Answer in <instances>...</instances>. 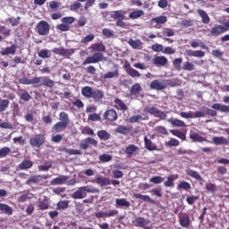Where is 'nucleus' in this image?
<instances>
[{
	"label": "nucleus",
	"mask_w": 229,
	"mask_h": 229,
	"mask_svg": "<svg viewBox=\"0 0 229 229\" xmlns=\"http://www.w3.org/2000/svg\"><path fill=\"white\" fill-rule=\"evenodd\" d=\"M38 81V84L40 87H47V89H55V85H56V82L55 81L51 80L48 76L44 77H37Z\"/></svg>",
	"instance_id": "obj_8"
},
{
	"label": "nucleus",
	"mask_w": 229,
	"mask_h": 229,
	"mask_svg": "<svg viewBox=\"0 0 229 229\" xmlns=\"http://www.w3.org/2000/svg\"><path fill=\"white\" fill-rule=\"evenodd\" d=\"M12 149H10V148L8 147H4L2 148H0V158H4L6 157H8V155H10Z\"/></svg>",
	"instance_id": "obj_53"
},
{
	"label": "nucleus",
	"mask_w": 229,
	"mask_h": 229,
	"mask_svg": "<svg viewBox=\"0 0 229 229\" xmlns=\"http://www.w3.org/2000/svg\"><path fill=\"white\" fill-rule=\"evenodd\" d=\"M115 133H120V135H128L131 131V128L124 125H119L115 130Z\"/></svg>",
	"instance_id": "obj_31"
},
{
	"label": "nucleus",
	"mask_w": 229,
	"mask_h": 229,
	"mask_svg": "<svg viewBox=\"0 0 229 229\" xmlns=\"http://www.w3.org/2000/svg\"><path fill=\"white\" fill-rule=\"evenodd\" d=\"M170 131H171L172 135H174V137L181 139V140H185L187 139V136L185 135V133H183L178 130H171Z\"/></svg>",
	"instance_id": "obj_46"
},
{
	"label": "nucleus",
	"mask_w": 229,
	"mask_h": 229,
	"mask_svg": "<svg viewBox=\"0 0 229 229\" xmlns=\"http://www.w3.org/2000/svg\"><path fill=\"white\" fill-rule=\"evenodd\" d=\"M213 142L216 144V146H221V144L224 146H228V140L224 137H214Z\"/></svg>",
	"instance_id": "obj_38"
},
{
	"label": "nucleus",
	"mask_w": 229,
	"mask_h": 229,
	"mask_svg": "<svg viewBox=\"0 0 229 229\" xmlns=\"http://www.w3.org/2000/svg\"><path fill=\"white\" fill-rule=\"evenodd\" d=\"M197 12L199 17H201L203 24H210V17L207 12H205L203 9H199Z\"/></svg>",
	"instance_id": "obj_27"
},
{
	"label": "nucleus",
	"mask_w": 229,
	"mask_h": 229,
	"mask_svg": "<svg viewBox=\"0 0 229 229\" xmlns=\"http://www.w3.org/2000/svg\"><path fill=\"white\" fill-rule=\"evenodd\" d=\"M145 120L146 119L142 118L141 114H135L129 118L128 123H139V121H145Z\"/></svg>",
	"instance_id": "obj_49"
},
{
	"label": "nucleus",
	"mask_w": 229,
	"mask_h": 229,
	"mask_svg": "<svg viewBox=\"0 0 229 229\" xmlns=\"http://www.w3.org/2000/svg\"><path fill=\"white\" fill-rule=\"evenodd\" d=\"M16 51H17V46L12 45L11 47L4 48L0 52V55H2V56H6V55H15Z\"/></svg>",
	"instance_id": "obj_22"
},
{
	"label": "nucleus",
	"mask_w": 229,
	"mask_h": 229,
	"mask_svg": "<svg viewBox=\"0 0 229 229\" xmlns=\"http://www.w3.org/2000/svg\"><path fill=\"white\" fill-rule=\"evenodd\" d=\"M33 198V193L22 194L18 198V203H25L28 199H31Z\"/></svg>",
	"instance_id": "obj_48"
},
{
	"label": "nucleus",
	"mask_w": 229,
	"mask_h": 229,
	"mask_svg": "<svg viewBox=\"0 0 229 229\" xmlns=\"http://www.w3.org/2000/svg\"><path fill=\"white\" fill-rule=\"evenodd\" d=\"M126 13L127 12L123 10L113 11L111 13V17L114 21H124Z\"/></svg>",
	"instance_id": "obj_17"
},
{
	"label": "nucleus",
	"mask_w": 229,
	"mask_h": 229,
	"mask_svg": "<svg viewBox=\"0 0 229 229\" xmlns=\"http://www.w3.org/2000/svg\"><path fill=\"white\" fill-rule=\"evenodd\" d=\"M51 50L49 49H41L38 53V56H39V58H51Z\"/></svg>",
	"instance_id": "obj_41"
},
{
	"label": "nucleus",
	"mask_w": 229,
	"mask_h": 229,
	"mask_svg": "<svg viewBox=\"0 0 229 229\" xmlns=\"http://www.w3.org/2000/svg\"><path fill=\"white\" fill-rule=\"evenodd\" d=\"M96 192H98V189L96 188L81 186L71 195V198H72V199H83V198H87V193L96 194Z\"/></svg>",
	"instance_id": "obj_3"
},
{
	"label": "nucleus",
	"mask_w": 229,
	"mask_h": 229,
	"mask_svg": "<svg viewBox=\"0 0 229 229\" xmlns=\"http://www.w3.org/2000/svg\"><path fill=\"white\" fill-rule=\"evenodd\" d=\"M186 174H188V176H191V178H194L198 182H202L203 181V177H201L199 173H198L197 171H194L192 169L186 170Z\"/></svg>",
	"instance_id": "obj_32"
},
{
	"label": "nucleus",
	"mask_w": 229,
	"mask_h": 229,
	"mask_svg": "<svg viewBox=\"0 0 229 229\" xmlns=\"http://www.w3.org/2000/svg\"><path fill=\"white\" fill-rule=\"evenodd\" d=\"M151 194L157 196V198H162V188H154L150 191Z\"/></svg>",
	"instance_id": "obj_62"
},
{
	"label": "nucleus",
	"mask_w": 229,
	"mask_h": 229,
	"mask_svg": "<svg viewBox=\"0 0 229 229\" xmlns=\"http://www.w3.org/2000/svg\"><path fill=\"white\" fill-rule=\"evenodd\" d=\"M179 225L182 226V228H190L191 225H192V221H191V216L187 213H183L179 216Z\"/></svg>",
	"instance_id": "obj_12"
},
{
	"label": "nucleus",
	"mask_w": 229,
	"mask_h": 229,
	"mask_svg": "<svg viewBox=\"0 0 229 229\" xmlns=\"http://www.w3.org/2000/svg\"><path fill=\"white\" fill-rule=\"evenodd\" d=\"M38 207L40 210H47L49 208V203L47 200L39 199L38 201Z\"/></svg>",
	"instance_id": "obj_52"
},
{
	"label": "nucleus",
	"mask_w": 229,
	"mask_h": 229,
	"mask_svg": "<svg viewBox=\"0 0 229 229\" xmlns=\"http://www.w3.org/2000/svg\"><path fill=\"white\" fill-rule=\"evenodd\" d=\"M181 117L183 119H194L198 117H205V113L203 111H196L194 114L192 111L190 112H181L180 113Z\"/></svg>",
	"instance_id": "obj_10"
},
{
	"label": "nucleus",
	"mask_w": 229,
	"mask_h": 229,
	"mask_svg": "<svg viewBox=\"0 0 229 229\" xmlns=\"http://www.w3.org/2000/svg\"><path fill=\"white\" fill-rule=\"evenodd\" d=\"M67 124L62 123V122H57L52 126V133H60L64 131V130H67Z\"/></svg>",
	"instance_id": "obj_19"
},
{
	"label": "nucleus",
	"mask_w": 229,
	"mask_h": 229,
	"mask_svg": "<svg viewBox=\"0 0 229 229\" xmlns=\"http://www.w3.org/2000/svg\"><path fill=\"white\" fill-rule=\"evenodd\" d=\"M33 167V162L31 160L25 159L19 165V169L26 171Z\"/></svg>",
	"instance_id": "obj_28"
},
{
	"label": "nucleus",
	"mask_w": 229,
	"mask_h": 229,
	"mask_svg": "<svg viewBox=\"0 0 229 229\" xmlns=\"http://www.w3.org/2000/svg\"><path fill=\"white\" fill-rule=\"evenodd\" d=\"M74 53L75 50L73 48L67 49L63 47L61 56H64V58H71Z\"/></svg>",
	"instance_id": "obj_43"
},
{
	"label": "nucleus",
	"mask_w": 229,
	"mask_h": 229,
	"mask_svg": "<svg viewBox=\"0 0 229 229\" xmlns=\"http://www.w3.org/2000/svg\"><path fill=\"white\" fill-rule=\"evenodd\" d=\"M91 49L95 54L91 56H88L83 61L82 65H88L89 64H99V62L106 60L105 55H103V53L106 51V47H105L103 43H95L91 45Z\"/></svg>",
	"instance_id": "obj_1"
},
{
	"label": "nucleus",
	"mask_w": 229,
	"mask_h": 229,
	"mask_svg": "<svg viewBox=\"0 0 229 229\" xmlns=\"http://www.w3.org/2000/svg\"><path fill=\"white\" fill-rule=\"evenodd\" d=\"M168 123H170V124L175 126L176 128H184L185 125V122L180 120V119H174V120H168Z\"/></svg>",
	"instance_id": "obj_39"
},
{
	"label": "nucleus",
	"mask_w": 229,
	"mask_h": 229,
	"mask_svg": "<svg viewBox=\"0 0 229 229\" xmlns=\"http://www.w3.org/2000/svg\"><path fill=\"white\" fill-rule=\"evenodd\" d=\"M130 201H128V199H115V207H117V208H123L125 207L126 208H130Z\"/></svg>",
	"instance_id": "obj_30"
},
{
	"label": "nucleus",
	"mask_w": 229,
	"mask_h": 229,
	"mask_svg": "<svg viewBox=\"0 0 229 229\" xmlns=\"http://www.w3.org/2000/svg\"><path fill=\"white\" fill-rule=\"evenodd\" d=\"M165 146H169V148L180 146V141L174 138H172L165 143Z\"/></svg>",
	"instance_id": "obj_60"
},
{
	"label": "nucleus",
	"mask_w": 229,
	"mask_h": 229,
	"mask_svg": "<svg viewBox=\"0 0 229 229\" xmlns=\"http://www.w3.org/2000/svg\"><path fill=\"white\" fill-rule=\"evenodd\" d=\"M137 151H139V147H137L133 144H131L125 148L124 152L126 153V155L129 158H131V157H133V154L137 153Z\"/></svg>",
	"instance_id": "obj_25"
},
{
	"label": "nucleus",
	"mask_w": 229,
	"mask_h": 229,
	"mask_svg": "<svg viewBox=\"0 0 229 229\" xmlns=\"http://www.w3.org/2000/svg\"><path fill=\"white\" fill-rule=\"evenodd\" d=\"M182 62H183V59L182 58L174 59L173 65L176 69V71H182Z\"/></svg>",
	"instance_id": "obj_55"
},
{
	"label": "nucleus",
	"mask_w": 229,
	"mask_h": 229,
	"mask_svg": "<svg viewBox=\"0 0 229 229\" xmlns=\"http://www.w3.org/2000/svg\"><path fill=\"white\" fill-rule=\"evenodd\" d=\"M59 123H63L64 124H66V126H69L71 120L69 119V114L65 112H61L59 114Z\"/></svg>",
	"instance_id": "obj_35"
},
{
	"label": "nucleus",
	"mask_w": 229,
	"mask_h": 229,
	"mask_svg": "<svg viewBox=\"0 0 229 229\" xmlns=\"http://www.w3.org/2000/svg\"><path fill=\"white\" fill-rule=\"evenodd\" d=\"M165 187H174V176L169 175L164 182Z\"/></svg>",
	"instance_id": "obj_54"
},
{
	"label": "nucleus",
	"mask_w": 229,
	"mask_h": 229,
	"mask_svg": "<svg viewBox=\"0 0 229 229\" xmlns=\"http://www.w3.org/2000/svg\"><path fill=\"white\" fill-rule=\"evenodd\" d=\"M114 104V108H116V110H121L122 112H126V110H128V106H126L121 98H115Z\"/></svg>",
	"instance_id": "obj_23"
},
{
	"label": "nucleus",
	"mask_w": 229,
	"mask_h": 229,
	"mask_svg": "<svg viewBox=\"0 0 229 229\" xmlns=\"http://www.w3.org/2000/svg\"><path fill=\"white\" fill-rule=\"evenodd\" d=\"M65 208H69V200H60L57 203V210H65Z\"/></svg>",
	"instance_id": "obj_50"
},
{
	"label": "nucleus",
	"mask_w": 229,
	"mask_h": 229,
	"mask_svg": "<svg viewBox=\"0 0 229 229\" xmlns=\"http://www.w3.org/2000/svg\"><path fill=\"white\" fill-rule=\"evenodd\" d=\"M82 135H90L91 137H94V130L89 126H85L81 129Z\"/></svg>",
	"instance_id": "obj_57"
},
{
	"label": "nucleus",
	"mask_w": 229,
	"mask_h": 229,
	"mask_svg": "<svg viewBox=\"0 0 229 229\" xmlns=\"http://www.w3.org/2000/svg\"><path fill=\"white\" fill-rule=\"evenodd\" d=\"M8 106H10V100L8 99L0 100V113L5 112Z\"/></svg>",
	"instance_id": "obj_47"
},
{
	"label": "nucleus",
	"mask_w": 229,
	"mask_h": 229,
	"mask_svg": "<svg viewBox=\"0 0 229 229\" xmlns=\"http://www.w3.org/2000/svg\"><path fill=\"white\" fill-rule=\"evenodd\" d=\"M152 24H165L167 22V17L166 16H159L156 18L151 19Z\"/></svg>",
	"instance_id": "obj_42"
},
{
	"label": "nucleus",
	"mask_w": 229,
	"mask_h": 229,
	"mask_svg": "<svg viewBox=\"0 0 229 229\" xmlns=\"http://www.w3.org/2000/svg\"><path fill=\"white\" fill-rule=\"evenodd\" d=\"M104 80H110L112 78H119V71L115 70L114 72H107L104 74Z\"/></svg>",
	"instance_id": "obj_44"
},
{
	"label": "nucleus",
	"mask_w": 229,
	"mask_h": 229,
	"mask_svg": "<svg viewBox=\"0 0 229 229\" xmlns=\"http://www.w3.org/2000/svg\"><path fill=\"white\" fill-rule=\"evenodd\" d=\"M97 135L100 140H108L110 139V133L105 130L98 131Z\"/></svg>",
	"instance_id": "obj_40"
},
{
	"label": "nucleus",
	"mask_w": 229,
	"mask_h": 229,
	"mask_svg": "<svg viewBox=\"0 0 229 229\" xmlns=\"http://www.w3.org/2000/svg\"><path fill=\"white\" fill-rule=\"evenodd\" d=\"M90 146H94L95 148H98V140L92 137H87L84 140H82L80 143L81 149H89Z\"/></svg>",
	"instance_id": "obj_6"
},
{
	"label": "nucleus",
	"mask_w": 229,
	"mask_h": 229,
	"mask_svg": "<svg viewBox=\"0 0 229 229\" xmlns=\"http://www.w3.org/2000/svg\"><path fill=\"white\" fill-rule=\"evenodd\" d=\"M132 225L136 228H146L149 225V219L145 218L144 216H135L132 220Z\"/></svg>",
	"instance_id": "obj_9"
},
{
	"label": "nucleus",
	"mask_w": 229,
	"mask_h": 229,
	"mask_svg": "<svg viewBox=\"0 0 229 229\" xmlns=\"http://www.w3.org/2000/svg\"><path fill=\"white\" fill-rule=\"evenodd\" d=\"M110 160H112V156L110 155L103 154L99 156L100 162L106 163V162H110Z\"/></svg>",
	"instance_id": "obj_63"
},
{
	"label": "nucleus",
	"mask_w": 229,
	"mask_h": 229,
	"mask_svg": "<svg viewBox=\"0 0 229 229\" xmlns=\"http://www.w3.org/2000/svg\"><path fill=\"white\" fill-rule=\"evenodd\" d=\"M142 15H144V11H142V10H136L134 12H131L129 14V18L134 20V19H139V18L142 17Z\"/></svg>",
	"instance_id": "obj_45"
},
{
	"label": "nucleus",
	"mask_w": 229,
	"mask_h": 229,
	"mask_svg": "<svg viewBox=\"0 0 229 229\" xmlns=\"http://www.w3.org/2000/svg\"><path fill=\"white\" fill-rule=\"evenodd\" d=\"M143 140H144L145 148L146 149H148V151H158V148L157 147V144L153 143V141H151V140H149L148 136H145Z\"/></svg>",
	"instance_id": "obj_18"
},
{
	"label": "nucleus",
	"mask_w": 229,
	"mask_h": 229,
	"mask_svg": "<svg viewBox=\"0 0 229 229\" xmlns=\"http://www.w3.org/2000/svg\"><path fill=\"white\" fill-rule=\"evenodd\" d=\"M149 89L151 90H164L165 89V86L164 83L160 82L159 80H154L149 84Z\"/></svg>",
	"instance_id": "obj_20"
},
{
	"label": "nucleus",
	"mask_w": 229,
	"mask_h": 229,
	"mask_svg": "<svg viewBox=\"0 0 229 229\" xmlns=\"http://www.w3.org/2000/svg\"><path fill=\"white\" fill-rule=\"evenodd\" d=\"M190 139L192 140V142H205L207 140L199 135L198 132L191 131L190 133Z\"/></svg>",
	"instance_id": "obj_29"
},
{
	"label": "nucleus",
	"mask_w": 229,
	"mask_h": 229,
	"mask_svg": "<svg viewBox=\"0 0 229 229\" xmlns=\"http://www.w3.org/2000/svg\"><path fill=\"white\" fill-rule=\"evenodd\" d=\"M167 58L164 55L156 56L152 60V64L157 67H164V65H167Z\"/></svg>",
	"instance_id": "obj_15"
},
{
	"label": "nucleus",
	"mask_w": 229,
	"mask_h": 229,
	"mask_svg": "<svg viewBox=\"0 0 229 229\" xmlns=\"http://www.w3.org/2000/svg\"><path fill=\"white\" fill-rule=\"evenodd\" d=\"M141 91H142V87H140V83L133 84L130 89L131 96H136L137 98Z\"/></svg>",
	"instance_id": "obj_26"
},
{
	"label": "nucleus",
	"mask_w": 229,
	"mask_h": 229,
	"mask_svg": "<svg viewBox=\"0 0 229 229\" xmlns=\"http://www.w3.org/2000/svg\"><path fill=\"white\" fill-rule=\"evenodd\" d=\"M136 199H142L143 201H148V203H155V200L151 199L148 195H142L140 193H133Z\"/></svg>",
	"instance_id": "obj_37"
},
{
	"label": "nucleus",
	"mask_w": 229,
	"mask_h": 229,
	"mask_svg": "<svg viewBox=\"0 0 229 229\" xmlns=\"http://www.w3.org/2000/svg\"><path fill=\"white\" fill-rule=\"evenodd\" d=\"M118 118L119 116L117 115V111H115V109H107L104 113V119L109 123H114V121H117Z\"/></svg>",
	"instance_id": "obj_11"
},
{
	"label": "nucleus",
	"mask_w": 229,
	"mask_h": 229,
	"mask_svg": "<svg viewBox=\"0 0 229 229\" xmlns=\"http://www.w3.org/2000/svg\"><path fill=\"white\" fill-rule=\"evenodd\" d=\"M146 111L150 114V115H154V117H159L162 121H165L167 119V114L163 111L158 110V108L155 106L147 107Z\"/></svg>",
	"instance_id": "obj_7"
},
{
	"label": "nucleus",
	"mask_w": 229,
	"mask_h": 229,
	"mask_svg": "<svg viewBox=\"0 0 229 229\" xmlns=\"http://www.w3.org/2000/svg\"><path fill=\"white\" fill-rule=\"evenodd\" d=\"M62 151H64V153H66V155H81V151L78 150V149H69L67 148H63Z\"/></svg>",
	"instance_id": "obj_51"
},
{
	"label": "nucleus",
	"mask_w": 229,
	"mask_h": 229,
	"mask_svg": "<svg viewBox=\"0 0 229 229\" xmlns=\"http://www.w3.org/2000/svg\"><path fill=\"white\" fill-rule=\"evenodd\" d=\"M210 33L215 36L221 35L222 33H225V28L223 25H216L211 29Z\"/></svg>",
	"instance_id": "obj_36"
},
{
	"label": "nucleus",
	"mask_w": 229,
	"mask_h": 229,
	"mask_svg": "<svg viewBox=\"0 0 229 229\" xmlns=\"http://www.w3.org/2000/svg\"><path fill=\"white\" fill-rule=\"evenodd\" d=\"M93 182L95 183H98V185H99L100 187H106V185L111 184L110 178L103 176L97 177Z\"/></svg>",
	"instance_id": "obj_21"
},
{
	"label": "nucleus",
	"mask_w": 229,
	"mask_h": 229,
	"mask_svg": "<svg viewBox=\"0 0 229 229\" xmlns=\"http://www.w3.org/2000/svg\"><path fill=\"white\" fill-rule=\"evenodd\" d=\"M128 44L132 47V49H142V41H140V39L133 40L130 38L128 40Z\"/></svg>",
	"instance_id": "obj_33"
},
{
	"label": "nucleus",
	"mask_w": 229,
	"mask_h": 229,
	"mask_svg": "<svg viewBox=\"0 0 229 229\" xmlns=\"http://www.w3.org/2000/svg\"><path fill=\"white\" fill-rule=\"evenodd\" d=\"M31 148H42L46 144V135L39 133L30 139Z\"/></svg>",
	"instance_id": "obj_4"
},
{
	"label": "nucleus",
	"mask_w": 229,
	"mask_h": 229,
	"mask_svg": "<svg viewBox=\"0 0 229 229\" xmlns=\"http://www.w3.org/2000/svg\"><path fill=\"white\" fill-rule=\"evenodd\" d=\"M177 189H182L183 191H191V183L182 181L177 185Z\"/></svg>",
	"instance_id": "obj_56"
},
{
	"label": "nucleus",
	"mask_w": 229,
	"mask_h": 229,
	"mask_svg": "<svg viewBox=\"0 0 229 229\" xmlns=\"http://www.w3.org/2000/svg\"><path fill=\"white\" fill-rule=\"evenodd\" d=\"M211 108H213V110H220V112H224L225 114L229 113V106L226 105L221 106V104L216 103L211 106Z\"/></svg>",
	"instance_id": "obj_34"
},
{
	"label": "nucleus",
	"mask_w": 229,
	"mask_h": 229,
	"mask_svg": "<svg viewBox=\"0 0 229 229\" xmlns=\"http://www.w3.org/2000/svg\"><path fill=\"white\" fill-rule=\"evenodd\" d=\"M150 183H155V184H158V183H162V182H164V179L162 176H153L149 179Z\"/></svg>",
	"instance_id": "obj_61"
},
{
	"label": "nucleus",
	"mask_w": 229,
	"mask_h": 229,
	"mask_svg": "<svg viewBox=\"0 0 229 229\" xmlns=\"http://www.w3.org/2000/svg\"><path fill=\"white\" fill-rule=\"evenodd\" d=\"M49 174L33 175L26 181V185H31V183H40L43 180H47Z\"/></svg>",
	"instance_id": "obj_13"
},
{
	"label": "nucleus",
	"mask_w": 229,
	"mask_h": 229,
	"mask_svg": "<svg viewBox=\"0 0 229 229\" xmlns=\"http://www.w3.org/2000/svg\"><path fill=\"white\" fill-rule=\"evenodd\" d=\"M20 98L22 101H30L31 99V95L27 91L21 92Z\"/></svg>",
	"instance_id": "obj_64"
},
{
	"label": "nucleus",
	"mask_w": 229,
	"mask_h": 229,
	"mask_svg": "<svg viewBox=\"0 0 229 229\" xmlns=\"http://www.w3.org/2000/svg\"><path fill=\"white\" fill-rule=\"evenodd\" d=\"M81 94L83 98L87 99H93L95 103H99L103 101L105 98V92L101 89H93L90 86H85L81 89Z\"/></svg>",
	"instance_id": "obj_2"
},
{
	"label": "nucleus",
	"mask_w": 229,
	"mask_h": 229,
	"mask_svg": "<svg viewBox=\"0 0 229 229\" xmlns=\"http://www.w3.org/2000/svg\"><path fill=\"white\" fill-rule=\"evenodd\" d=\"M49 23L46 21H40L36 26V31L41 36L48 35L49 33Z\"/></svg>",
	"instance_id": "obj_5"
},
{
	"label": "nucleus",
	"mask_w": 229,
	"mask_h": 229,
	"mask_svg": "<svg viewBox=\"0 0 229 229\" xmlns=\"http://www.w3.org/2000/svg\"><path fill=\"white\" fill-rule=\"evenodd\" d=\"M127 74H129V76L131 78H140V72L133 68L129 69Z\"/></svg>",
	"instance_id": "obj_59"
},
{
	"label": "nucleus",
	"mask_w": 229,
	"mask_h": 229,
	"mask_svg": "<svg viewBox=\"0 0 229 229\" xmlns=\"http://www.w3.org/2000/svg\"><path fill=\"white\" fill-rule=\"evenodd\" d=\"M194 64L187 61L183 63L182 71H194Z\"/></svg>",
	"instance_id": "obj_58"
},
{
	"label": "nucleus",
	"mask_w": 229,
	"mask_h": 229,
	"mask_svg": "<svg viewBox=\"0 0 229 229\" xmlns=\"http://www.w3.org/2000/svg\"><path fill=\"white\" fill-rule=\"evenodd\" d=\"M69 180V175H60L50 182V185H64Z\"/></svg>",
	"instance_id": "obj_16"
},
{
	"label": "nucleus",
	"mask_w": 229,
	"mask_h": 229,
	"mask_svg": "<svg viewBox=\"0 0 229 229\" xmlns=\"http://www.w3.org/2000/svg\"><path fill=\"white\" fill-rule=\"evenodd\" d=\"M39 79L37 77L32 78L31 80L28 78H22L19 80V83L21 85H34L36 89H40V85H38Z\"/></svg>",
	"instance_id": "obj_14"
},
{
	"label": "nucleus",
	"mask_w": 229,
	"mask_h": 229,
	"mask_svg": "<svg viewBox=\"0 0 229 229\" xmlns=\"http://www.w3.org/2000/svg\"><path fill=\"white\" fill-rule=\"evenodd\" d=\"M0 212H3L5 216H12L13 214V208L8 206V204L0 203Z\"/></svg>",
	"instance_id": "obj_24"
}]
</instances>
